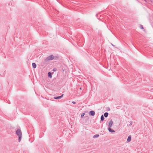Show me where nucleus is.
I'll list each match as a JSON object with an SVG mask.
<instances>
[{"instance_id":"f257e3e1","label":"nucleus","mask_w":153,"mask_h":153,"mask_svg":"<svg viewBox=\"0 0 153 153\" xmlns=\"http://www.w3.org/2000/svg\"><path fill=\"white\" fill-rule=\"evenodd\" d=\"M16 134L18 136L19 142H20L21 140V138L22 137V133L21 130L20 129H18L16 132Z\"/></svg>"},{"instance_id":"f03ea898","label":"nucleus","mask_w":153,"mask_h":153,"mask_svg":"<svg viewBox=\"0 0 153 153\" xmlns=\"http://www.w3.org/2000/svg\"><path fill=\"white\" fill-rule=\"evenodd\" d=\"M54 58V56L51 55L48 57L46 59V61H49L53 60Z\"/></svg>"},{"instance_id":"7ed1b4c3","label":"nucleus","mask_w":153,"mask_h":153,"mask_svg":"<svg viewBox=\"0 0 153 153\" xmlns=\"http://www.w3.org/2000/svg\"><path fill=\"white\" fill-rule=\"evenodd\" d=\"M89 114L92 116H94L95 114V112L93 111H90L89 112Z\"/></svg>"},{"instance_id":"20e7f679","label":"nucleus","mask_w":153,"mask_h":153,"mask_svg":"<svg viewBox=\"0 0 153 153\" xmlns=\"http://www.w3.org/2000/svg\"><path fill=\"white\" fill-rule=\"evenodd\" d=\"M113 124V122L112 120H110L108 123V126L109 127H111Z\"/></svg>"},{"instance_id":"39448f33","label":"nucleus","mask_w":153,"mask_h":153,"mask_svg":"<svg viewBox=\"0 0 153 153\" xmlns=\"http://www.w3.org/2000/svg\"><path fill=\"white\" fill-rule=\"evenodd\" d=\"M63 94L61 96H58V97H54V98L55 99H60L63 97Z\"/></svg>"},{"instance_id":"423d86ee","label":"nucleus","mask_w":153,"mask_h":153,"mask_svg":"<svg viewBox=\"0 0 153 153\" xmlns=\"http://www.w3.org/2000/svg\"><path fill=\"white\" fill-rule=\"evenodd\" d=\"M111 127H109L108 128V130L110 132H111V133H113V132H115V131L114 130H113L111 129Z\"/></svg>"},{"instance_id":"0eeeda50","label":"nucleus","mask_w":153,"mask_h":153,"mask_svg":"<svg viewBox=\"0 0 153 153\" xmlns=\"http://www.w3.org/2000/svg\"><path fill=\"white\" fill-rule=\"evenodd\" d=\"M131 135H129L128 138H127V141L128 142H130L131 141Z\"/></svg>"},{"instance_id":"6e6552de","label":"nucleus","mask_w":153,"mask_h":153,"mask_svg":"<svg viewBox=\"0 0 153 153\" xmlns=\"http://www.w3.org/2000/svg\"><path fill=\"white\" fill-rule=\"evenodd\" d=\"M32 65L33 67V68H36V65L35 63H33L32 64Z\"/></svg>"},{"instance_id":"1a4fd4ad","label":"nucleus","mask_w":153,"mask_h":153,"mask_svg":"<svg viewBox=\"0 0 153 153\" xmlns=\"http://www.w3.org/2000/svg\"><path fill=\"white\" fill-rule=\"evenodd\" d=\"M48 76L50 78H51L52 77V75L51 72H49L48 73Z\"/></svg>"},{"instance_id":"9d476101","label":"nucleus","mask_w":153,"mask_h":153,"mask_svg":"<svg viewBox=\"0 0 153 153\" xmlns=\"http://www.w3.org/2000/svg\"><path fill=\"white\" fill-rule=\"evenodd\" d=\"M108 115V112H105L104 114V116L105 117H107Z\"/></svg>"},{"instance_id":"9b49d317","label":"nucleus","mask_w":153,"mask_h":153,"mask_svg":"<svg viewBox=\"0 0 153 153\" xmlns=\"http://www.w3.org/2000/svg\"><path fill=\"white\" fill-rule=\"evenodd\" d=\"M99 134H95V135H94V136H93V138H97L99 137Z\"/></svg>"},{"instance_id":"f8f14e48","label":"nucleus","mask_w":153,"mask_h":153,"mask_svg":"<svg viewBox=\"0 0 153 153\" xmlns=\"http://www.w3.org/2000/svg\"><path fill=\"white\" fill-rule=\"evenodd\" d=\"M104 119V118L103 115H102L101 117V121H103Z\"/></svg>"},{"instance_id":"ddd939ff","label":"nucleus","mask_w":153,"mask_h":153,"mask_svg":"<svg viewBox=\"0 0 153 153\" xmlns=\"http://www.w3.org/2000/svg\"><path fill=\"white\" fill-rule=\"evenodd\" d=\"M85 114L84 113H83L81 115V117L82 118L84 116V115H85Z\"/></svg>"},{"instance_id":"4468645a","label":"nucleus","mask_w":153,"mask_h":153,"mask_svg":"<svg viewBox=\"0 0 153 153\" xmlns=\"http://www.w3.org/2000/svg\"><path fill=\"white\" fill-rule=\"evenodd\" d=\"M53 71H57V68H54L53 69Z\"/></svg>"},{"instance_id":"2eb2a0df","label":"nucleus","mask_w":153,"mask_h":153,"mask_svg":"<svg viewBox=\"0 0 153 153\" xmlns=\"http://www.w3.org/2000/svg\"><path fill=\"white\" fill-rule=\"evenodd\" d=\"M140 28L141 29H143L144 28L143 26L141 25H140Z\"/></svg>"},{"instance_id":"dca6fc26","label":"nucleus","mask_w":153,"mask_h":153,"mask_svg":"<svg viewBox=\"0 0 153 153\" xmlns=\"http://www.w3.org/2000/svg\"><path fill=\"white\" fill-rule=\"evenodd\" d=\"M72 103L73 104H76V102H74V101H73V102H72Z\"/></svg>"},{"instance_id":"f3484780","label":"nucleus","mask_w":153,"mask_h":153,"mask_svg":"<svg viewBox=\"0 0 153 153\" xmlns=\"http://www.w3.org/2000/svg\"><path fill=\"white\" fill-rule=\"evenodd\" d=\"M146 1H149V0H144Z\"/></svg>"},{"instance_id":"a211bd4d","label":"nucleus","mask_w":153,"mask_h":153,"mask_svg":"<svg viewBox=\"0 0 153 153\" xmlns=\"http://www.w3.org/2000/svg\"><path fill=\"white\" fill-rule=\"evenodd\" d=\"M97 15H97H97H96V16H97Z\"/></svg>"}]
</instances>
